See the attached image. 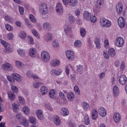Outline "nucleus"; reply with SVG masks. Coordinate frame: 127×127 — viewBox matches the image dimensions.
Segmentation results:
<instances>
[{"mask_svg":"<svg viewBox=\"0 0 127 127\" xmlns=\"http://www.w3.org/2000/svg\"><path fill=\"white\" fill-rule=\"evenodd\" d=\"M39 83L37 82H35L33 83V87L36 88H37L39 86Z\"/></svg>","mask_w":127,"mask_h":127,"instance_id":"64","label":"nucleus"},{"mask_svg":"<svg viewBox=\"0 0 127 127\" xmlns=\"http://www.w3.org/2000/svg\"><path fill=\"white\" fill-rule=\"evenodd\" d=\"M7 94L10 99L11 100H14L15 99V95L12 92L8 93Z\"/></svg>","mask_w":127,"mask_h":127,"instance_id":"25","label":"nucleus"},{"mask_svg":"<svg viewBox=\"0 0 127 127\" xmlns=\"http://www.w3.org/2000/svg\"><path fill=\"white\" fill-rule=\"evenodd\" d=\"M4 110V107L3 104L0 103V112H3Z\"/></svg>","mask_w":127,"mask_h":127,"instance_id":"63","label":"nucleus"},{"mask_svg":"<svg viewBox=\"0 0 127 127\" xmlns=\"http://www.w3.org/2000/svg\"><path fill=\"white\" fill-rule=\"evenodd\" d=\"M107 19L105 18H102L100 19V25L102 27L104 25V24L105 23Z\"/></svg>","mask_w":127,"mask_h":127,"instance_id":"40","label":"nucleus"},{"mask_svg":"<svg viewBox=\"0 0 127 127\" xmlns=\"http://www.w3.org/2000/svg\"><path fill=\"white\" fill-rule=\"evenodd\" d=\"M18 52L22 56H24L25 54V52L24 51L21 49H20L18 50Z\"/></svg>","mask_w":127,"mask_h":127,"instance_id":"50","label":"nucleus"},{"mask_svg":"<svg viewBox=\"0 0 127 127\" xmlns=\"http://www.w3.org/2000/svg\"><path fill=\"white\" fill-rule=\"evenodd\" d=\"M113 118L115 122L116 123L119 122L121 120L120 115L118 113H115L114 115Z\"/></svg>","mask_w":127,"mask_h":127,"instance_id":"11","label":"nucleus"},{"mask_svg":"<svg viewBox=\"0 0 127 127\" xmlns=\"http://www.w3.org/2000/svg\"><path fill=\"white\" fill-rule=\"evenodd\" d=\"M109 53L112 57H114L115 54V49L113 48H109Z\"/></svg>","mask_w":127,"mask_h":127,"instance_id":"26","label":"nucleus"},{"mask_svg":"<svg viewBox=\"0 0 127 127\" xmlns=\"http://www.w3.org/2000/svg\"><path fill=\"white\" fill-rule=\"evenodd\" d=\"M41 58L44 62H47L50 60V56L46 51H44L41 53Z\"/></svg>","mask_w":127,"mask_h":127,"instance_id":"1","label":"nucleus"},{"mask_svg":"<svg viewBox=\"0 0 127 127\" xmlns=\"http://www.w3.org/2000/svg\"><path fill=\"white\" fill-rule=\"evenodd\" d=\"M74 45L76 47H80L82 46V43L81 41L79 40H76L74 43Z\"/></svg>","mask_w":127,"mask_h":127,"instance_id":"33","label":"nucleus"},{"mask_svg":"<svg viewBox=\"0 0 127 127\" xmlns=\"http://www.w3.org/2000/svg\"><path fill=\"white\" fill-rule=\"evenodd\" d=\"M19 9L20 13L21 14H23L24 13V9L21 6L19 7Z\"/></svg>","mask_w":127,"mask_h":127,"instance_id":"58","label":"nucleus"},{"mask_svg":"<svg viewBox=\"0 0 127 127\" xmlns=\"http://www.w3.org/2000/svg\"><path fill=\"white\" fill-rule=\"evenodd\" d=\"M59 95L62 98L63 100L64 101H65L66 100V99L63 93L61 92H60L59 93Z\"/></svg>","mask_w":127,"mask_h":127,"instance_id":"55","label":"nucleus"},{"mask_svg":"<svg viewBox=\"0 0 127 127\" xmlns=\"http://www.w3.org/2000/svg\"><path fill=\"white\" fill-rule=\"evenodd\" d=\"M39 11L42 15L47 14L48 13V10L47 5L45 4H43L40 6Z\"/></svg>","mask_w":127,"mask_h":127,"instance_id":"2","label":"nucleus"},{"mask_svg":"<svg viewBox=\"0 0 127 127\" xmlns=\"http://www.w3.org/2000/svg\"><path fill=\"white\" fill-rule=\"evenodd\" d=\"M70 78L72 82H74L76 79L75 75L73 74H71L70 75Z\"/></svg>","mask_w":127,"mask_h":127,"instance_id":"56","label":"nucleus"},{"mask_svg":"<svg viewBox=\"0 0 127 127\" xmlns=\"http://www.w3.org/2000/svg\"><path fill=\"white\" fill-rule=\"evenodd\" d=\"M127 78L124 75H121L119 79V81L120 83L122 85H124L126 83Z\"/></svg>","mask_w":127,"mask_h":127,"instance_id":"9","label":"nucleus"},{"mask_svg":"<svg viewBox=\"0 0 127 127\" xmlns=\"http://www.w3.org/2000/svg\"><path fill=\"white\" fill-rule=\"evenodd\" d=\"M95 43L96 45V47L98 48H100L99 39L98 38H96L95 40Z\"/></svg>","mask_w":127,"mask_h":127,"instance_id":"30","label":"nucleus"},{"mask_svg":"<svg viewBox=\"0 0 127 127\" xmlns=\"http://www.w3.org/2000/svg\"><path fill=\"white\" fill-rule=\"evenodd\" d=\"M49 96L51 98H53L55 97V90H52L49 93Z\"/></svg>","mask_w":127,"mask_h":127,"instance_id":"36","label":"nucleus"},{"mask_svg":"<svg viewBox=\"0 0 127 127\" xmlns=\"http://www.w3.org/2000/svg\"><path fill=\"white\" fill-rule=\"evenodd\" d=\"M118 21V25L120 28H123L124 27L125 24V20L123 17H119Z\"/></svg>","mask_w":127,"mask_h":127,"instance_id":"10","label":"nucleus"},{"mask_svg":"<svg viewBox=\"0 0 127 127\" xmlns=\"http://www.w3.org/2000/svg\"><path fill=\"white\" fill-rule=\"evenodd\" d=\"M2 68L6 71H10L13 69V66L9 63H6L3 64L2 65Z\"/></svg>","mask_w":127,"mask_h":127,"instance_id":"4","label":"nucleus"},{"mask_svg":"<svg viewBox=\"0 0 127 127\" xmlns=\"http://www.w3.org/2000/svg\"><path fill=\"white\" fill-rule=\"evenodd\" d=\"M13 78L15 79L17 81H20L21 80V78L20 76L18 74L15 73H13L12 74Z\"/></svg>","mask_w":127,"mask_h":127,"instance_id":"21","label":"nucleus"},{"mask_svg":"<svg viewBox=\"0 0 127 127\" xmlns=\"http://www.w3.org/2000/svg\"><path fill=\"white\" fill-rule=\"evenodd\" d=\"M44 38L47 41H51L52 38V35L50 33L47 34L45 35Z\"/></svg>","mask_w":127,"mask_h":127,"instance_id":"23","label":"nucleus"},{"mask_svg":"<svg viewBox=\"0 0 127 127\" xmlns=\"http://www.w3.org/2000/svg\"><path fill=\"white\" fill-rule=\"evenodd\" d=\"M66 54L67 58L70 61L72 60L74 57L73 53L70 50H67L66 52Z\"/></svg>","mask_w":127,"mask_h":127,"instance_id":"5","label":"nucleus"},{"mask_svg":"<svg viewBox=\"0 0 127 127\" xmlns=\"http://www.w3.org/2000/svg\"><path fill=\"white\" fill-rule=\"evenodd\" d=\"M1 43L5 47H7L8 46V43L4 40H2Z\"/></svg>","mask_w":127,"mask_h":127,"instance_id":"57","label":"nucleus"},{"mask_svg":"<svg viewBox=\"0 0 127 127\" xmlns=\"http://www.w3.org/2000/svg\"><path fill=\"white\" fill-rule=\"evenodd\" d=\"M43 27L45 29H48L49 30L51 29V25L49 23L46 22L44 23L43 24Z\"/></svg>","mask_w":127,"mask_h":127,"instance_id":"28","label":"nucleus"},{"mask_svg":"<svg viewBox=\"0 0 127 127\" xmlns=\"http://www.w3.org/2000/svg\"><path fill=\"white\" fill-rule=\"evenodd\" d=\"M4 51L7 53H9L11 52L12 51V50L9 47L7 46V47H5Z\"/></svg>","mask_w":127,"mask_h":127,"instance_id":"48","label":"nucleus"},{"mask_svg":"<svg viewBox=\"0 0 127 127\" xmlns=\"http://www.w3.org/2000/svg\"><path fill=\"white\" fill-rule=\"evenodd\" d=\"M36 113L37 117L39 119L42 120L44 119V117L41 110H37L36 111Z\"/></svg>","mask_w":127,"mask_h":127,"instance_id":"13","label":"nucleus"},{"mask_svg":"<svg viewBox=\"0 0 127 127\" xmlns=\"http://www.w3.org/2000/svg\"><path fill=\"white\" fill-rule=\"evenodd\" d=\"M84 123L86 125H88L90 123V120L88 115L86 116L84 118Z\"/></svg>","mask_w":127,"mask_h":127,"instance_id":"38","label":"nucleus"},{"mask_svg":"<svg viewBox=\"0 0 127 127\" xmlns=\"http://www.w3.org/2000/svg\"><path fill=\"white\" fill-rule=\"evenodd\" d=\"M56 11L58 14H61L63 13V9L62 6L61 4L60 3H58L56 7Z\"/></svg>","mask_w":127,"mask_h":127,"instance_id":"7","label":"nucleus"},{"mask_svg":"<svg viewBox=\"0 0 127 127\" xmlns=\"http://www.w3.org/2000/svg\"><path fill=\"white\" fill-rule=\"evenodd\" d=\"M16 64L17 66L19 68L21 67L23 65L22 63H21L19 61H17L16 62Z\"/></svg>","mask_w":127,"mask_h":127,"instance_id":"59","label":"nucleus"},{"mask_svg":"<svg viewBox=\"0 0 127 127\" xmlns=\"http://www.w3.org/2000/svg\"><path fill=\"white\" fill-rule=\"evenodd\" d=\"M7 78L8 80L10 82H14V78L12 77L11 76L9 75L7 76Z\"/></svg>","mask_w":127,"mask_h":127,"instance_id":"54","label":"nucleus"},{"mask_svg":"<svg viewBox=\"0 0 127 127\" xmlns=\"http://www.w3.org/2000/svg\"><path fill=\"white\" fill-rule=\"evenodd\" d=\"M123 9V5L121 2H118L116 6V9L117 12L119 14H121Z\"/></svg>","mask_w":127,"mask_h":127,"instance_id":"8","label":"nucleus"},{"mask_svg":"<svg viewBox=\"0 0 127 127\" xmlns=\"http://www.w3.org/2000/svg\"><path fill=\"white\" fill-rule=\"evenodd\" d=\"M83 17L86 20L88 21L91 19L90 14L87 11H85L83 13Z\"/></svg>","mask_w":127,"mask_h":127,"instance_id":"12","label":"nucleus"},{"mask_svg":"<svg viewBox=\"0 0 127 127\" xmlns=\"http://www.w3.org/2000/svg\"><path fill=\"white\" fill-rule=\"evenodd\" d=\"M29 17L31 21L32 22L35 23H36V20L33 15L32 14L30 15L29 16Z\"/></svg>","mask_w":127,"mask_h":127,"instance_id":"42","label":"nucleus"},{"mask_svg":"<svg viewBox=\"0 0 127 127\" xmlns=\"http://www.w3.org/2000/svg\"><path fill=\"white\" fill-rule=\"evenodd\" d=\"M29 121L33 125H35L36 123V119L33 117H30L29 119Z\"/></svg>","mask_w":127,"mask_h":127,"instance_id":"43","label":"nucleus"},{"mask_svg":"<svg viewBox=\"0 0 127 127\" xmlns=\"http://www.w3.org/2000/svg\"><path fill=\"white\" fill-rule=\"evenodd\" d=\"M55 123L57 125H59L61 123L59 117L57 116H54Z\"/></svg>","mask_w":127,"mask_h":127,"instance_id":"27","label":"nucleus"},{"mask_svg":"<svg viewBox=\"0 0 127 127\" xmlns=\"http://www.w3.org/2000/svg\"><path fill=\"white\" fill-rule=\"evenodd\" d=\"M16 117L17 119L19 120L23 119L24 118L21 113H18L16 115Z\"/></svg>","mask_w":127,"mask_h":127,"instance_id":"51","label":"nucleus"},{"mask_svg":"<svg viewBox=\"0 0 127 127\" xmlns=\"http://www.w3.org/2000/svg\"><path fill=\"white\" fill-rule=\"evenodd\" d=\"M70 6L71 7L76 6L78 4L77 0H70L68 2Z\"/></svg>","mask_w":127,"mask_h":127,"instance_id":"22","label":"nucleus"},{"mask_svg":"<svg viewBox=\"0 0 127 127\" xmlns=\"http://www.w3.org/2000/svg\"><path fill=\"white\" fill-rule=\"evenodd\" d=\"M13 108L14 111L16 112H17L19 110L18 106L15 103H14L12 104Z\"/></svg>","mask_w":127,"mask_h":127,"instance_id":"41","label":"nucleus"},{"mask_svg":"<svg viewBox=\"0 0 127 127\" xmlns=\"http://www.w3.org/2000/svg\"><path fill=\"white\" fill-rule=\"evenodd\" d=\"M23 111L27 115H28L30 114V109L27 106H24L22 109Z\"/></svg>","mask_w":127,"mask_h":127,"instance_id":"32","label":"nucleus"},{"mask_svg":"<svg viewBox=\"0 0 127 127\" xmlns=\"http://www.w3.org/2000/svg\"><path fill=\"white\" fill-rule=\"evenodd\" d=\"M103 55L105 58L108 59L109 56V54L107 51H104L103 52Z\"/></svg>","mask_w":127,"mask_h":127,"instance_id":"44","label":"nucleus"},{"mask_svg":"<svg viewBox=\"0 0 127 127\" xmlns=\"http://www.w3.org/2000/svg\"><path fill=\"white\" fill-rule=\"evenodd\" d=\"M105 47L106 48H108L109 46V43L107 40L106 39L104 41Z\"/></svg>","mask_w":127,"mask_h":127,"instance_id":"61","label":"nucleus"},{"mask_svg":"<svg viewBox=\"0 0 127 127\" xmlns=\"http://www.w3.org/2000/svg\"><path fill=\"white\" fill-rule=\"evenodd\" d=\"M67 96L68 100L70 101H73L74 98V94L71 92H69L67 94Z\"/></svg>","mask_w":127,"mask_h":127,"instance_id":"19","label":"nucleus"},{"mask_svg":"<svg viewBox=\"0 0 127 127\" xmlns=\"http://www.w3.org/2000/svg\"><path fill=\"white\" fill-rule=\"evenodd\" d=\"M29 55L31 57H34L35 56L36 54V51L35 49L34 48H30L29 51Z\"/></svg>","mask_w":127,"mask_h":127,"instance_id":"14","label":"nucleus"},{"mask_svg":"<svg viewBox=\"0 0 127 127\" xmlns=\"http://www.w3.org/2000/svg\"><path fill=\"white\" fill-rule=\"evenodd\" d=\"M113 92L114 95L115 97H117L119 94V89L117 86H114L113 89Z\"/></svg>","mask_w":127,"mask_h":127,"instance_id":"16","label":"nucleus"},{"mask_svg":"<svg viewBox=\"0 0 127 127\" xmlns=\"http://www.w3.org/2000/svg\"><path fill=\"white\" fill-rule=\"evenodd\" d=\"M98 112L99 115L102 117H104L106 115V110L102 107H100L99 108L98 110Z\"/></svg>","mask_w":127,"mask_h":127,"instance_id":"6","label":"nucleus"},{"mask_svg":"<svg viewBox=\"0 0 127 127\" xmlns=\"http://www.w3.org/2000/svg\"><path fill=\"white\" fill-rule=\"evenodd\" d=\"M124 43V40L123 38L121 37H118L115 40V45L119 47H122L123 46Z\"/></svg>","mask_w":127,"mask_h":127,"instance_id":"3","label":"nucleus"},{"mask_svg":"<svg viewBox=\"0 0 127 127\" xmlns=\"http://www.w3.org/2000/svg\"><path fill=\"white\" fill-rule=\"evenodd\" d=\"M83 69V67L82 65H79L77 66V71L78 73L80 74L82 73V70Z\"/></svg>","mask_w":127,"mask_h":127,"instance_id":"37","label":"nucleus"},{"mask_svg":"<svg viewBox=\"0 0 127 127\" xmlns=\"http://www.w3.org/2000/svg\"><path fill=\"white\" fill-rule=\"evenodd\" d=\"M91 115L92 118L93 119H96L97 116V110L95 109H93L92 111Z\"/></svg>","mask_w":127,"mask_h":127,"instance_id":"17","label":"nucleus"},{"mask_svg":"<svg viewBox=\"0 0 127 127\" xmlns=\"http://www.w3.org/2000/svg\"><path fill=\"white\" fill-rule=\"evenodd\" d=\"M68 19L70 23L71 24L74 22L76 20L75 17L72 15H71L69 17Z\"/></svg>","mask_w":127,"mask_h":127,"instance_id":"35","label":"nucleus"},{"mask_svg":"<svg viewBox=\"0 0 127 127\" xmlns=\"http://www.w3.org/2000/svg\"><path fill=\"white\" fill-rule=\"evenodd\" d=\"M22 124L26 127H27L29 125L28 121L23 118L22 119Z\"/></svg>","mask_w":127,"mask_h":127,"instance_id":"34","label":"nucleus"},{"mask_svg":"<svg viewBox=\"0 0 127 127\" xmlns=\"http://www.w3.org/2000/svg\"><path fill=\"white\" fill-rule=\"evenodd\" d=\"M20 37L24 39L26 37V34L24 32H21L20 35Z\"/></svg>","mask_w":127,"mask_h":127,"instance_id":"45","label":"nucleus"},{"mask_svg":"<svg viewBox=\"0 0 127 127\" xmlns=\"http://www.w3.org/2000/svg\"><path fill=\"white\" fill-rule=\"evenodd\" d=\"M111 21L107 19L105 23L104 24V25L102 27H108L111 26Z\"/></svg>","mask_w":127,"mask_h":127,"instance_id":"31","label":"nucleus"},{"mask_svg":"<svg viewBox=\"0 0 127 127\" xmlns=\"http://www.w3.org/2000/svg\"><path fill=\"white\" fill-rule=\"evenodd\" d=\"M80 32L81 35L82 36H83L85 35L86 31L84 29L82 28H81Z\"/></svg>","mask_w":127,"mask_h":127,"instance_id":"46","label":"nucleus"},{"mask_svg":"<svg viewBox=\"0 0 127 127\" xmlns=\"http://www.w3.org/2000/svg\"><path fill=\"white\" fill-rule=\"evenodd\" d=\"M74 89L75 91L77 93L78 95H80V91L77 86H75L74 88Z\"/></svg>","mask_w":127,"mask_h":127,"instance_id":"52","label":"nucleus"},{"mask_svg":"<svg viewBox=\"0 0 127 127\" xmlns=\"http://www.w3.org/2000/svg\"><path fill=\"white\" fill-rule=\"evenodd\" d=\"M90 20L92 23L95 22L96 21V18L95 16H93L92 17H91V19Z\"/></svg>","mask_w":127,"mask_h":127,"instance_id":"60","label":"nucleus"},{"mask_svg":"<svg viewBox=\"0 0 127 127\" xmlns=\"http://www.w3.org/2000/svg\"><path fill=\"white\" fill-rule=\"evenodd\" d=\"M61 113L63 116H67L68 114V110L65 107L62 108L61 109Z\"/></svg>","mask_w":127,"mask_h":127,"instance_id":"18","label":"nucleus"},{"mask_svg":"<svg viewBox=\"0 0 127 127\" xmlns=\"http://www.w3.org/2000/svg\"><path fill=\"white\" fill-rule=\"evenodd\" d=\"M104 2L103 0H97L96 7L100 8H101V6L103 5Z\"/></svg>","mask_w":127,"mask_h":127,"instance_id":"24","label":"nucleus"},{"mask_svg":"<svg viewBox=\"0 0 127 127\" xmlns=\"http://www.w3.org/2000/svg\"><path fill=\"white\" fill-rule=\"evenodd\" d=\"M32 72L30 70H29L27 71V73H26V75L28 77L30 78L32 77V75L33 74Z\"/></svg>","mask_w":127,"mask_h":127,"instance_id":"49","label":"nucleus"},{"mask_svg":"<svg viewBox=\"0 0 127 127\" xmlns=\"http://www.w3.org/2000/svg\"><path fill=\"white\" fill-rule=\"evenodd\" d=\"M51 72L52 74H55L56 75H58L62 73V71L60 69L56 70L53 69L51 70Z\"/></svg>","mask_w":127,"mask_h":127,"instance_id":"20","label":"nucleus"},{"mask_svg":"<svg viewBox=\"0 0 127 127\" xmlns=\"http://www.w3.org/2000/svg\"><path fill=\"white\" fill-rule=\"evenodd\" d=\"M83 109L86 111L89 110L90 108V106L86 102H84L83 105Z\"/></svg>","mask_w":127,"mask_h":127,"instance_id":"29","label":"nucleus"},{"mask_svg":"<svg viewBox=\"0 0 127 127\" xmlns=\"http://www.w3.org/2000/svg\"><path fill=\"white\" fill-rule=\"evenodd\" d=\"M64 30L66 33L69 32L71 30V28L68 27L64 28Z\"/></svg>","mask_w":127,"mask_h":127,"instance_id":"62","label":"nucleus"},{"mask_svg":"<svg viewBox=\"0 0 127 127\" xmlns=\"http://www.w3.org/2000/svg\"><path fill=\"white\" fill-rule=\"evenodd\" d=\"M59 61L57 60H54L51 62V64L52 66H56L59 64Z\"/></svg>","mask_w":127,"mask_h":127,"instance_id":"39","label":"nucleus"},{"mask_svg":"<svg viewBox=\"0 0 127 127\" xmlns=\"http://www.w3.org/2000/svg\"><path fill=\"white\" fill-rule=\"evenodd\" d=\"M5 27L6 29L9 31H12L13 30V27L9 24L5 25Z\"/></svg>","mask_w":127,"mask_h":127,"instance_id":"53","label":"nucleus"},{"mask_svg":"<svg viewBox=\"0 0 127 127\" xmlns=\"http://www.w3.org/2000/svg\"><path fill=\"white\" fill-rule=\"evenodd\" d=\"M48 88L44 86H42L40 88V92L43 95H45L48 92Z\"/></svg>","mask_w":127,"mask_h":127,"instance_id":"15","label":"nucleus"},{"mask_svg":"<svg viewBox=\"0 0 127 127\" xmlns=\"http://www.w3.org/2000/svg\"><path fill=\"white\" fill-rule=\"evenodd\" d=\"M11 90L14 93H17L18 92V89L16 87L12 85L11 86Z\"/></svg>","mask_w":127,"mask_h":127,"instance_id":"47","label":"nucleus"}]
</instances>
